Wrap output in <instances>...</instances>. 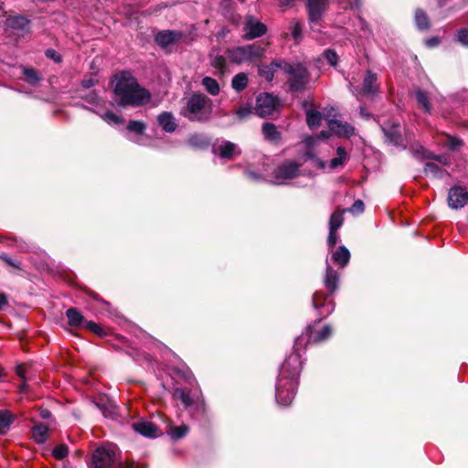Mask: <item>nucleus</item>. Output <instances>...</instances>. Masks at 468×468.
I'll use <instances>...</instances> for the list:
<instances>
[{
	"mask_svg": "<svg viewBox=\"0 0 468 468\" xmlns=\"http://www.w3.org/2000/svg\"><path fill=\"white\" fill-rule=\"evenodd\" d=\"M0 260L3 261L5 264L8 266L16 269L21 270V262L14 261L11 257H9L6 253L2 252L0 253Z\"/></svg>",
	"mask_w": 468,
	"mask_h": 468,
	"instance_id": "6e6d98bb",
	"label": "nucleus"
},
{
	"mask_svg": "<svg viewBox=\"0 0 468 468\" xmlns=\"http://www.w3.org/2000/svg\"><path fill=\"white\" fill-rule=\"evenodd\" d=\"M84 329L93 333L100 337H104L108 335L107 329L93 321H88V323H85Z\"/></svg>",
	"mask_w": 468,
	"mask_h": 468,
	"instance_id": "37998d69",
	"label": "nucleus"
},
{
	"mask_svg": "<svg viewBox=\"0 0 468 468\" xmlns=\"http://www.w3.org/2000/svg\"><path fill=\"white\" fill-rule=\"evenodd\" d=\"M415 98L418 104L423 109L426 113H431V104L429 100L428 93L421 89L415 90Z\"/></svg>",
	"mask_w": 468,
	"mask_h": 468,
	"instance_id": "c9c22d12",
	"label": "nucleus"
},
{
	"mask_svg": "<svg viewBox=\"0 0 468 468\" xmlns=\"http://www.w3.org/2000/svg\"><path fill=\"white\" fill-rule=\"evenodd\" d=\"M463 144L464 142L462 139L454 137L451 134H446L445 145L449 151H458L462 146H463Z\"/></svg>",
	"mask_w": 468,
	"mask_h": 468,
	"instance_id": "79ce46f5",
	"label": "nucleus"
},
{
	"mask_svg": "<svg viewBox=\"0 0 468 468\" xmlns=\"http://www.w3.org/2000/svg\"><path fill=\"white\" fill-rule=\"evenodd\" d=\"M211 66L215 69H218L221 72H224L226 69V58L222 55L215 56L210 62Z\"/></svg>",
	"mask_w": 468,
	"mask_h": 468,
	"instance_id": "864d4df0",
	"label": "nucleus"
},
{
	"mask_svg": "<svg viewBox=\"0 0 468 468\" xmlns=\"http://www.w3.org/2000/svg\"><path fill=\"white\" fill-rule=\"evenodd\" d=\"M380 127L386 143L402 149L407 148L402 135V126L399 122L387 120Z\"/></svg>",
	"mask_w": 468,
	"mask_h": 468,
	"instance_id": "423d86ee",
	"label": "nucleus"
},
{
	"mask_svg": "<svg viewBox=\"0 0 468 468\" xmlns=\"http://www.w3.org/2000/svg\"><path fill=\"white\" fill-rule=\"evenodd\" d=\"M337 231L338 230L329 229V233L327 237V246L329 249H333L338 241L339 236L337 234Z\"/></svg>",
	"mask_w": 468,
	"mask_h": 468,
	"instance_id": "4d7b16f0",
	"label": "nucleus"
},
{
	"mask_svg": "<svg viewBox=\"0 0 468 468\" xmlns=\"http://www.w3.org/2000/svg\"><path fill=\"white\" fill-rule=\"evenodd\" d=\"M346 209L336 208L330 216L329 229L338 230L344 224V214Z\"/></svg>",
	"mask_w": 468,
	"mask_h": 468,
	"instance_id": "2f4dec72",
	"label": "nucleus"
},
{
	"mask_svg": "<svg viewBox=\"0 0 468 468\" xmlns=\"http://www.w3.org/2000/svg\"><path fill=\"white\" fill-rule=\"evenodd\" d=\"M45 55L47 58L54 60L56 63H59L62 60L61 56L53 48H48L45 51Z\"/></svg>",
	"mask_w": 468,
	"mask_h": 468,
	"instance_id": "bf43d9fd",
	"label": "nucleus"
},
{
	"mask_svg": "<svg viewBox=\"0 0 468 468\" xmlns=\"http://www.w3.org/2000/svg\"><path fill=\"white\" fill-rule=\"evenodd\" d=\"M302 368L301 351L293 348V353L286 357L281 366L278 381L294 382L299 385V377Z\"/></svg>",
	"mask_w": 468,
	"mask_h": 468,
	"instance_id": "39448f33",
	"label": "nucleus"
},
{
	"mask_svg": "<svg viewBox=\"0 0 468 468\" xmlns=\"http://www.w3.org/2000/svg\"><path fill=\"white\" fill-rule=\"evenodd\" d=\"M297 388L298 385L293 381L287 383L277 381L275 394L277 402L283 406L290 405L294 399Z\"/></svg>",
	"mask_w": 468,
	"mask_h": 468,
	"instance_id": "9d476101",
	"label": "nucleus"
},
{
	"mask_svg": "<svg viewBox=\"0 0 468 468\" xmlns=\"http://www.w3.org/2000/svg\"><path fill=\"white\" fill-rule=\"evenodd\" d=\"M202 85L205 87V90L213 96H216L219 93V84L215 79L211 77L203 78Z\"/></svg>",
	"mask_w": 468,
	"mask_h": 468,
	"instance_id": "4c0bfd02",
	"label": "nucleus"
},
{
	"mask_svg": "<svg viewBox=\"0 0 468 468\" xmlns=\"http://www.w3.org/2000/svg\"><path fill=\"white\" fill-rule=\"evenodd\" d=\"M48 427L46 424L39 423L32 428L33 439L37 444H43L47 441Z\"/></svg>",
	"mask_w": 468,
	"mask_h": 468,
	"instance_id": "7c9ffc66",
	"label": "nucleus"
},
{
	"mask_svg": "<svg viewBox=\"0 0 468 468\" xmlns=\"http://www.w3.org/2000/svg\"><path fill=\"white\" fill-rule=\"evenodd\" d=\"M5 24L14 30L27 31L30 20L22 15L9 16L5 20Z\"/></svg>",
	"mask_w": 468,
	"mask_h": 468,
	"instance_id": "aec40b11",
	"label": "nucleus"
},
{
	"mask_svg": "<svg viewBox=\"0 0 468 468\" xmlns=\"http://www.w3.org/2000/svg\"><path fill=\"white\" fill-rule=\"evenodd\" d=\"M377 80V74L371 70H367L362 85L363 95H370L378 91Z\"/></svg>",
	"mask_w": 468,
	"mask_h": 468,
	"instance_id": "b1692460",
	"label": "nucleus"
},
{
	"mask_svg": "<svg viewBox=\"0 0 468 468\" xmlns=\"http://www.w3.org/2000/svg\"><path fill=\"white\" fill-rule=\"evenodd\" d=\"M448 205L453 209L463 207L468 202V192L465 187L455 186L449 190Z\"/></svg>",
	"mask_w": 468,
	"mask_h": 468,
	"instance_id": "f8f14e48",
	"label": "nucleus"
},
{
	"mask_svg": "<svg viewBox=\"0 0 468 468\" xmlns=\"http://www.w3.org/2000/svg\"><path fill=\"white\" fill-rule=\"evenodd\" d=\"M441 40L438 37H432L425 40L426 47L431 48H435L440 44Z\"/></svg>",
	"mask_w": 468,
	"mask_h": 468,
	"instance_id": "338daca9",
	"label": "nucleus"
},
{
	"mask_svg": "<svg viewBox=\"0 0 468 468\" xmlns=\"http://www.w3.org/2000/svg\"><path fill=\"white\" fill-rule=\"evenodd\" d=\"M284 59H274L268 65H261L258 69L259 75L263 77L267 81H271L274 78V73L278 69H283Z\"/></svg>",
	"mask_w": 468,
	"mask_h": 468,
	"instance_id": "f3484780",
	"label": "nucleus"
},
{
	"mask_svg": "<svg viewBox=\"0 0 468 468\" xmlns=\"http://www.w3.org/2000/svg\"><path fill=\"white\" fill-rule=\"evenodd\" d=\"M423 172L425 175L431 174L435 178H441L443 176L442 169L435 163L428 162L425 164Z\"/></svg>",
	"mask_w": 468,
	"mask_h": 468,
	"instance_id": "c03bdc74",
	"label": "nucleus"
},
{
	"mask_svg": "<svg viewBox=\"0 0 468 468\" xmlns=\"http://www.w3.org/2000/svg\"><path fill=\"white\" fill-rule=\"evenodd\" d=\"M245 38L254 39L262 37L267 32V27L261 22H255L252 16H249L246 18L244 26Z\"/></svg>",
	"mask_w": 468,
	"mask_h": 468,
	"instance_id": "4468645a",
	"label": "nucleus"
},
{
	"mask_svg": "<svg viewBox=\"0 0 468 468\" xmlns=\"http://www.w3.org/2000/svg\"><path fill=\"white\" fill-rule=\"evenodd\" d=\"M457 39L464 46H468V28H463L458 31Z\"/></svg>",
	"mask_w": 468,
	"mask_h": 468,
	"instance_id": "680f3d73",
	"label": "nucleus"
},
{
	"mask_svg": "<svg viewBox=\"0 0 468 468\" xmlns=\"http://www.w3.org/2000/svg\"><path fill=\"white\" fill-rule=\"evenodd\" d=\"M329 0H306V10L310 27L315 30L328 10Z\"/></svg>",
	"mask_w": 468,
	"mask_h": 468,
	"instance_id": "6e6552de",
	"label": "nucleus"
},
{
	"mask_svg": "<svg viewBox=\"0 0 468 468\" xmlns=\"http://www.w3.org/2000/svg\"><path fill=\"white\" fill-rule=\"evenodd\" d=\"M324 57L327 60L328 64L335 67L337 65L338 55L335 49L327 48L324 51Z\"/></svg>",
	"mask_w": 468,
	"mask_h": 468,
	"instance_id": "5fc2aeb1",
	"label": "nucleus"
},
{
	"mask_svg": "<svg viewBox=\"0 0 468 468\" xmlns=\"http://www.w3.org/2000/svg\"><path fill=\"white\" fill-rule=\"evenodd\" d=\"M16 416L9 410H0V435H5L10 430Z\"/></svg>",
	"mask_w": 468,
	"mask_h": 468,
	"instance_id": "cd10ccee",
	"label": "nucleus"
},
{
	"mask_svg": "<svg viewBox=\"0 0 468 468\" xmlns=\"http://www.w3.org/2000/svg\"><path fill=\"white\" fill-rule=\"evenodd\" d=\"M327 299V294L322 292H315L312 298V304L315 309H319L324 306Z\"/></svg>",
	"mask_w": 468,
	"mask_h": 468,
	"instance_id": "8fccbe9b",
	"label": "nucleus"
},
{
	"mask_svg": "<svg viewBox=\"0 0 468 468\" xmlns=\"http://www.w3.org/2000/svg\"><path fill=\"white\" fill-rule=\"evenodd\" d=\"M248 76L244 72L236 74L231 80V87L238 92L242 91L248 85Z\"/></svg>",
	"mask_w": 468,
	"mask_h": 468,
	"instance_id": "e433bc0d",
	"label": "nucleus"
},
{
	"mask_svg": "<svg viewBox=\"0 0 468 468\" xmlns=\"http://www.w3.org/2000/svg\"><path fill=\"white\" fill-rule=\"evenodd\" d=\"M280 105V99L269 92H261L256 98L255 113L266 118L276 112Z\"/></svg>",
	"mask_w": 468,
	"mask_h": 468,
	"instance_id": "0eeeda50",
	"label": "nucleus"
},
{
	"mask_svg": "<svg viewBox=\"0 0 468 468\" xmlns=\"http://www.w3.org/2000/svg\"><path fill=\"white\" fill-rule=\"evenodd\" d=\"M68 454H69V448L64 443L57 445L52 451V455L57 460H63L65 457L68 456Z\"/></svg>",
	"mask_w": 468,
	"mask_h": 468,
	"instance_id": "09e8293b",
	"label": "nucleus"
},
{
	"mask_svg": "<svg viewBox=\"0 0 468 468\" xmlns=\"http://www.w3.org/2000/svg\"><path fill=\"white\" fill-rule=\"evenodd\" d=\"M328 127L332 133L339 137L349 138L355 133V128L352 125L335 119L328 121Z\"/></svg>",
	"mask_w": 468,
	"mask_h": 468,
	"instance_id": "dca6fc26",
	"label": "nucleus"
},
{
	"mask_svg": "<svg viewBox=\"0 0 468 468\" xmlns=\"http://www.w3.org/2000/svg\"><path fill=\"white\" fill-rule=\"evenodd\" d=\"M213 102L207 95L193 93L187 100L181 114L192 122H206L212 114Z\"/></svg>",
	"mask_w": 468,
	"mask_h": 468,
	"instance_id": "f03ea898",
	"label": "nucleus"
},
{
	"mask_svg": "<svg viewBox=\"0 0 468 468\" xmlns=\"http://www.w3.org/2000/svg\"><path fill=\"white\" fill-rule=\"evenodd\" d=\"M187 144L195 150H206L210 145L207 136L200 133L190 134L186 140Z\"/></svg>",
	"mask_w": 468,
	"mask_h": 468,
	"instance_id": "5701e85b",
	"label": "nucleus"
},
{
	"mask_svg": "<svg viewBox=\"0 0 468 468\" xmlns=\"http://www.w3.org/2000/svg\"><path fill=\"white\" fill-rule=\"evenodd\" d=\"M189 427L186 424L171 427L168 434L173 441L180 440L187 435Z\"/></svg>",
	"mask_w": 468,
	"mask_h": 468,
	"instance_id": "58836bf2",
	"label": "nucleus"
},
{
	"mask_svg": "<svg viewBox=\"0 0 468 468\" xmlns=\"http://www.w3.org/2000/svg\"><path fill=\"white\" fill-rule=\"evenodd\" d=\"M66 316L68 318V324L76 329H84L85 323H88V320L75 307L69 308L66 311Z\"/></svg>",
	"mask_w": 468,
	"mask_h": 468,
	"instance_id": "a211bd4d",
	"label": "nucleus"
},
{
	"mask_svg": "<svg viewBox=\"0 0 468 468\" xmlns=\"http://www.w3.org/2000/svg\"><path fill=\"white\" fill-rule=\"evenodd\" d=\"M173 397L176 400H180L186 409H190L194 404V399L190 396V392L184 388H176L174 390Z\"/></svg>",
	"mask_w": 468,
	"mask_h": 468,
	"instance_id": "c756f323",
	"label": "nucleus"
},
{
	"mask_svg": "<svg viewBox=\"0 0 468 468\" xmlns=\"http://www.w3.org/2000/svg\"><path fill=\"white\" fill-rule=\"evenodd\" d=\"M319 323L320 320L305 327V330L294 341L293 348L295 350L303 351L309 345H318L329 339L332 335L331 325L325 324L320 330H315V326Z\"/></svg>",
	"mask_w": 468,
	"mask_h": 468,
	"instance_id": "20e7f679",
	"label": "nucleus"
},
{
	"mask_svg": "<svg viewBox=\"0 0 468 468\" xmlns=\"http://www.w3.org/2000/svg\"><path fill=\"white\" fill-rule=\"evenodd\" d=\"M282 71L287 74L286 85L288 91L293 93L303 92L308 88L311 73L302 63L291 64L284 60Z\"/></svg>",
	"mask_w": 468,
	"mask_h": 468,
	"instance_id": "7ed1b4c3",
	"label": "nucleus"
},
{
	"mask_svg": "<svg viewBox=\"0 0 468 468\" xmlns=\"http://www.w3.org/2000/svg\"><path fill=\"white\" fill-rule=\"evenodd\" d=\"M351 254L348 249L341 245L337 247L335 252H333L332 260L337 265H339L341 268L346 267L349 261H350Z\"/></svg>",
	"mask_w": 468,
	"mask_h": 468,
	"instance_id": "a878e982",
	"label": "nucleus"
},
{
	"mask_svg": "<svg viewBox=\"0 0 468 468\" xmlns=\"http://www.w3.org/2000/svg\"><path fill=\"white\" fill-rule=\"evenodd\" d=\"M16 243V248L22 252H29L36 249L35 244L18 239L16 237L8 238Z\"/></svg>",
	"mask_w": 468,
	"mask_h": 468,
	"instance_id": "de8ad7c7",
	"label": "nucleus"
},
{
	"mask_svg": "<svg viewBox=\"0 0 468 468\" xmlns=\"http://www.w3.org/2000/svg\"><path fill=\"white\" fill-rule=\"evenodd\" d=\"M120 468H147V464L145 463H135L134 462H125L123 464H121Z\"/></svg>",
	"mask_w": 468,
	"mask_h": 468,
	"instance_id": "69168bd1",
	"label": "nucleus"
},
{
	"mask_svg": "<svg viewBox=\"0 0 468 468\" xmlns=\"http://www.w3.org/2000/svg\"><path fill=\"white\" fill-rule=\"evenodd\" d=\"M290 31L294 42L299 44L303 38V26L297 19H292L290 23Z\"/></svg>",
	"mask_w": 468,
	"mask_h": 468,
	"instance_id": "ea45409f",
	"label": "nucleus"
},
{
	"mask_svg": "<svg viewBox=\"0 0 468 468\" xmlns=\"http://www.w3.org/2000/svg\"><path fill=\"white\" fill-rule=\"evenodd\" d=\"M261 130H262V133H263L264 137L266 139H268L269 141L277 143L282 138V134L277 130L276 125L271 122H264L262 124Z\"/></svg>",
	"mask_w": 468,
	"mask_h": 468,
	"instance_id": "c85d7f7f",
	"label": "nucleus"
},
{
	"mask_svg": "<svg viewBox=\"0 0 468 468\" xmlns=\"http://www.w3.org/2000/svg\"><path fill=\"white\" fill-rule=\"evenodd\" d=\"M127 130L135 134L142 135L146 130V125L141 121L131 120L127 124Z\"/></svg>",
	"mask_w": 468,
	"mask_h": 468,
	"instance_id": "a18cd8bd",
	"label": "nucleus"
},
{
	"mask_svg": "<svg viewBox=\"0 0 468 468\" xmlns=\"http://www.w3.org/2000/svg\"><path fill=\"white\" fill-rule=\"evenodd\" d=\"M183 37L184 34L182 31L161 30L155 35L154 41L160 48H166L167 47L180 41Z\"/></svg>",
	"mask_w": 468,
	"mask_h": 468,
	"instance_id": "ddd939ff",
	"label": "nucleus"
},
{
	"mask_svg": "<svg viewBox=\"0 0 468 468\" xmlns=\"http://www.w3.org/2000/svg\"><path fill=\"white\" fill-rule=\"evenodd\" d=\"M242 47L248 61H252L255 58H261L264 52V49L260 45L250 44Z\"/></svg>",
	"mask_w": 468,
	"mask_h": 468,
	"instance_id": "f704fd0d",
	"label": "nucleus"
},
{
	"mask_svg": "<svg viewBox=\"0 0 468 468\" xmlns=\"http://www.w3.org/2000/svg\"><path fill=\"white\" fill-rule=\"evenodd\" d=\"M324 282L330 294L338 289L339 275L330 265L326 266Z\"/></svg>",
	"mask_w": 468,
	"mask_h": 468,
	"instance_id": "412c9836",
	"label": "nucleus"
},
{
	"mask_svg": "<svg viewBox=\"0 0 468 468\" xmlns=\"http://www.w3.org/2000/svg\"><path fill=\"white\" fill-rule=\"evenodd\" d=\"M133 431L138 432L144 437L157 438L163 435L162 431L158 429L157 425L148 420H140L133 423Z\"/></svg>",
	"mask_w": 468,
	"mask_h": 468,
	"instance_id": "2eb2a0df",
	"label": "nucleus"
},
{
	"mask_svg": "<svg viewBox=\"0 0 468 468\" xmlns=\"http://www.w3.org/2000/svg\"><path fill=\"white\" fill-rule=\"evenodd\" d=\"M27 367H28V366L24 365V364H20L16 367V373L24 381L26 380V371H27Z\"/></svg>",
	"mask_w": 468,
	"mask_h": 468,
	"instance_id": "0e129e2a",
	"label": "nucleus"
},
{
	"mask_svg": "<svg viewBox=\"0 0 468 468\" xmlns=\"http://www.w3.org/2000/svg\"><path fill=\"white\" fill-rule=\"evenodd\" d=\"M94 404L105 417L112 418L115 415V406L107 396H100Z\"/></svg>",
	"mask_w": 468,
	"mask_h": 468,
	"instance_id": "4be33fe9",
	"label": "nucleus"
},
{
	"mask_svg": "<svg viewBox=\"0 0 468 468\" xmlns=\"http://www.w3.org/2000/svg\"><path fill=\"white\" fill-rule=\"evenodd\" d=\"M346 211L350 212V213H362L365 209V205H364V202L360 199H357L356 200L353 205L348 207V208H346Z\"/></svg>",
	"mask_w": 468,
	"mask_h": 468,
	"instance_id": "13d9d810",
	"label": "nucleus"
},
{
	"mask_svg": "<svg viewBox=\"0 0 468 468\" xmlns=\"http://www.w3.org/2000/svg\"><path fill=\"white\" fill-rule=\"evenodd\" d=\"M157 122L162 129L166 133H173L177 127L175 117L169 112H163L160 113L157 117Z\"/></svg>",
	"mask_w": 468,
	"mask_h": 468,
	"instance_id": "393cba45",
	"label": "nucleus"
},
{
	"mask_svg": "<svg viewBox=\"0 0 468 468\" xmlns=\"http://www.w3.org/2000/svg\"><path fill=\"white\" fill-rule=\"evenodd\" d=\"M303 156L304 157L305 161H313L319 169H324L325 167V162L318 158L312 151L304 152Z\"/></svg>",
	"mask_w": 468,
	"mask_h": 468,
	"instance_id": "3c124183",
	"label": "nucleus"
},
{
	"mask_svg": "<svg viewBox=\"0 0 468 468\" xmlns=\"http://www.w3.org/2000/svg\"><path fill=\"white\" fill-rule=\"evenodd\" d=\"M250 113H252V108L250 107V106H248V107H245V106L239 107L237 110V112H236V114L238 115V117L239 119H244L247 116H249Z\"/></svg>",
	"mask_w": 468,
	"mask_h": 468,
	"instance_id": "e2e57ef3",
	"label": "nucleus"
},
{
	"mask_svg": "<svg viewBox=\"0 0 468 468\" xmlns=\"http://www.w3.org/2000/svg\"><path fill=\"white\" fill-rule=\"evenodd\" d=\"M409 150L414 156L422 155L425 153V148L419 144H410Z\"/></svg>",
	"mask_w": 468,
	"mask_h": 468,
	"instance_id": "052dcab7",
	"label": "nucleus"
},
{
	"mask_svg": "<svg viewBox=\"0 0 468 468\" xmlns=\"http://www.w3.org/2000/svg\"><path fill=\"white\" fill-rule=\"evenodd\" d=\"M114 462V452L105 447H98L91 454V468H111Z\"/></svg>",
	"mask_w": 468,
	"mask_h": 468,
	"instance_id": "9b49d317",
	"label": "nucleus"
},
{
	"mask_svg": "<svg viewBox=\"0 0 468 468\" xmlns=\"http://www.w3.org/2000/svg\"><path fill=\"white\" fill-rule=\"evenodd\" d=\"M190 409L197 418H203L207 414V405L202 398L194 399V404H192Z\"/></svg>",
	"mask_w": 468,
	"mask_h": 468,
	"instance_id": "a19ab883",
	"label": "nucleus"
},
{
	"mask_svg": "<svg viewBox=\"0 0 468 468\" xmlns=\"http://www.w3.org/2000/svg\"><path fill=\"white\" fill-rule=\"evenodd\" d=\"M322 113L316 110H306V123L312 130L318 128L322 122Z\"/></svg>",
	"mask_w": 468,
	"mask_h": 468,
	"instance_id": "473e14b6",
	"label": "nucleus"
},
{
	"mask_svg": "<svg viewBox=\"0 0 468 468\" xmlns=\"http://www.w3.org/2000/svg\"><path fill=\"white\" fill-rule=\"evenodd\" d=\"M113 93L119 98L120 107H139L145 105L151 100L150 91L142 87L136 78L128 70L114 75Z\"/></svg>",
	"mask_w": 468,
	"mask_h": 468,
	"instance_id": "f257e3e1",
	"label": "nucleus"
},
{
	"mask_svg": "<svg viewBox=\"0 0 468 468\" xmlns=\"http://www.w3.org/2000/svg\"><path fill=\"white\" fill-rule=\"evenodd\" d=\"M303 164L293 160H285L280 164L273 171V176L276 183L281 185L286 180H291L300 176V168Z\"/></svg>",
	"mask_w": 468,
	"mask_h": 468,
	"instance_id": "1a4fd4ad",
	"label": "nucleus"
},
{
	"mask_svg": "<svg viewBox=\"0 0 468 468\" xmlns=\"http://www.w3.org/2000/svg\"><path fill=\"white\" fill-rule=\"evenodd\" d=\"M227 54L229 60L236 64H240L244 61H248L245 56L243 47H236L233 48H228Z\"/></svg>",
	"mask_w": 468,
	"mask_h": 468,
	"instance_id": "72a5a7b5",
	"label": "nucleus"
},
{
	"mask_svg": "<svg viewBox=\"0 0 468 468\" xmlns=\"http://www.w3.org/2000/svg\"><path fill=\"white\" fill-rule=\"evenodd\" d=\"M414 23L420 31H427L431 27L430 17L421 8H417L415 10Z\"/></svg>",
	"mask_w": 468,
	"mask_h": 468,
	"instance_id": "bb28decb",
	"label": "nucleus"
},
{
	"mask_svg": "<svg viewBox=\"0 0 468 468\" xmlns=\"http://www.w3.org/2000/svg\"><path fill=\"white\" fill-rule=\"evenodd\" d=\"M23 74L26 81L31 85L37 84L41 80L37 71L33 68H25L23 69Z\"/></svg>",
	"mask_w": 468,
	"mask_h": 468,
	"instance_id": "49530a36",
	"label": "nucleus"
},
{
	"mask_svg": "<svg viewBox=\"0 0 468 468\" xmlns=\"http://www.w3.org/2000/svg\"><path fill=\"white\" fill-rule=\"evenodd\" d=\"M344 159L343 157H335L333 158L331 161H330V168L332 169H335L336 167H338L339 165H342L343 163H344Z\"/></svg>",
	"mask_w": 468,
	"mask_h": 468,
	"instance_id": "774afa93",
	"label": "nucleus"
},
{
	"mask_svg": "<svg viewBox=\"0 0 468 468\" xmlns=\"http://www.w3.org/2000/svg\"><path fill=\"white\" fill-rule=\"evenodd\" d=\"M217 152L220 158L227 160H231L236 155L240 154V151L239 150L237 144L229 141H225L219 144Z\"/></svg>",
	"mask_w": 468,
	"mask_h": 468,
	"instance_id": "6ab92c4d",
	"label": "nucleus"
},
{
	"mask_svg": "<svg viewBox=\"0 0 468 468\" xmlns=\"http://www.w3.org/2000/svg\"><path fill=\"white\" fill-rule=\"evenodd\" d=\"M103 120L106 121L109 123L113 122L115 124H123L124 122H125L123 117L119 116L116 113H114V112H112L111 111L106 112L104 113Z\"/></svg>",
	"mask_w": 468,
	"mask_h": 468,
	"instance_id": "603ef678",
	"label": "nucleus"
}]
</instances>
